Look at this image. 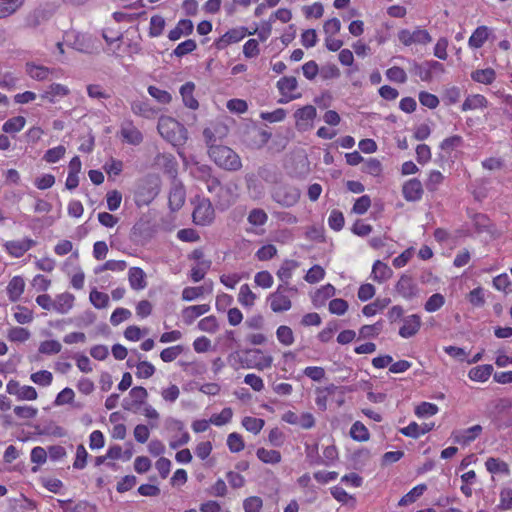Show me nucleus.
Listing matches in <instances>:
<instances>
[{"label":"nucleus","instance_id":"nucleus-1","mask_svg":"<svg viewBox=\"0 0 512 512\" xmlns=\"http://www.w3.org/2000/svg\"><path fill=\"white\" fill-rule=\"evenodd\" d=\"M210 159L221 169L234 172L242 168L240 156L225 145L212 146L208 149Z\"/></svg>","mask_w":512,"mask_h":512},{"label":"nucleus","instance_id":"nucleus-2","mask_svg":"<svg viewBox=\"0 0 512 512\" xmlns=\"http://www.w3.org/2000/svg\"><path fill=\"white\" fill-rule=\"evenodd\" d=\"M157 129L160 135L173 146H181L188 139V131L184 125L171 117H161Z\"/></svg>","mask_w":512,"mask_h":512},{"label":"nucleus","instance_id":"nucleus-3","mask_svg":"<svg viewBox=\"0 0 512 512\" xmlns=\"http://www.w3.org/2000/svg\"><path fill=\"white\" fill-rule=\"evenodd\" d=\"M160 192V180L158 177L148 175L141 179L135 190V203L138 207L149 205Z\"/></svg>","mask_w":512,"mask_h":512},{"label":"nucleus","instance_id":"nucleus-4","mask_svg":"<svg viewBox=\"0 0 512 512\" xmlns=\"http://www.w3.org/2000/svg\"><path fill=\"white\" fill-rule=\"evenodd\" d=\"M240 363L243 368L263 371L272 366L273 357L271 355H264L261 349H247L243 352Z\"/></svg>","mask_w":512,"mask_h":512},{"label":"nucleus","instance_id":"nucleus-5","mask_svg":"<svg viewBox=\"0 0 512 512\" xmlns=\"http://www.w3.org/2000/svg\"><path fill=\"white\" fill-rule=\"evenodd\" d=\"M300 195L301 193L298 188L289 185H281L275 187L272 198L283 207H291L299 201Z\"/></svg>","mask_w":512,"mask_h":512},{"label":"nucleus","instance_id":"nucleus-6","mask_svg":"<svg viewBox=\"0 0 512 512\" xmlns=\"http://www.w3.org/2000/svg\"><path fill=\"white\" fill-rule=\"evenodd\" d=\"M193 221L196 225L207 226L215 217L214 208L208 199H202L193 211Z\"/></svg>","mask_w":512,"mask_h":512},{"label":"nucleus","instance_id":"nucleus-7","mask_svg":"<svg viewBox=\"0 0 512 512\" xmlns=\"http://www.w3.org/2000/svg\"><path fill=\"white\" fill-rule=\"evenodd\" d=\"M186 191L183 183L179 179L171 181V187L168 196V204L171 211H178L184 205Z\"/></svg>","mask_w":512,"mask_h":512},{"label":"nucleus","instance_id":"nucleus-8","mask_svg":"<svg viewBox=\"0 0 512 512\" xmlns=\"http://www.w3.org/2000/svg\"><path fill=\"white\" fill-rule=\"evenodd\" d=\"M317 116V110L312 105H306L295 111L296 128L299 131H306L312 128V122Z\"/></svg>","mask_w":512,"mask_h":512},{"label":"nucleus","instance_id":"nucleus-9","mask_svg":"<svg viewBox=\"0 0 512 512\" xmlns=\"http://www.w3.org/2000/svg\"><path fill=\"white\" fill-rule=\"evenodd\" d=\"M147 396L148 393L144 387H133L129 392V396L124 398L122 407L128 411H135L144 403Z\"/></svg>","mask_w":512,"mask_h":512},{"label":"nucleus","instance_id":"nucleus-10","mask_svg":"<svg viewBox=\"0 0 512 512\" xmlns=\"http://www.w3.org/2000/svg\"><path fill=\"white\" fill-rule=\"evenodd\" d=\"M247 34V29L244 27L233 28L223 34L214 43L218 50H223L232 43L241 41Z\"/></svg>","mask_w":512,"mask_h":512},{"label":"nucleus","instance_id":"nucleus-11","mask_svg":"<svg viewBox=\"0 0 512 512\" xmlns=\"http://www.w3.org/2000/svg\"><path fill=\"white\" fill-rule=\"evenodd\" d=\"M402 193L405 200L416 202L422 198L423 186L420 180L413 178L404 183Z\"/></svg>","mask_w":512,"mask_h":512},{"label":"nucleus","instance_id":"nucleus-12","mask_svg":"<svg viewBox=\"0 0 512 512\" xmlns=\"http://www.w3.org/2000/svg\"><path fill=\"white\" fill-rule=\"evenodd\" d=\"M396 291L405 299H412L417 295L418 288L411 276L403 274L398 280Z\"/></svg>","mask_w":512,"mask_h":512},{"label":"nucleus","instance_id":"nucleus-13","mask_svg":"<svg viewBox=\"0 0 512 512\" xmlns=\"http://www.w3.org/2000/svg\"><path fill=\"white\" fill-rule=\"evenodd\" d=\"M268 301L271 310L275 313L288 311L292 306L290 298L281 293V288H277L275 292L270 294Z\"/></svg>","mask_w":512,"mask_h":512},{"label":"nucleus","instance_id":"nucleus-14","mask_svg":"<svg viewBox=\"0 0 512 512\" xmlns=\"http://www.w3.org/2000/svg\"><path fill=\"white\" fill-rule=\"evenodd\" d=\"M7 392L16 395L19 400H35L37 391L32 386H20L18 382L10 381L7 384Z\"/></svg>","mask_w":512,"mask_h":512},{"label":"nucleus","instance_id":"nucleus-15","mask_svg":"<svg viewBox=\"0 0 512 512\" xmlns=\"http://www.w3.org/2000/svg\"><path fill=\"white\" fill-rule=\"evenodd\" d=\"M35 245L36 241L30 238H25L22 240L8 241L5 243V248L9 254L18 258L23 256L25 252Z\"/></svg>","mask_w":512,"mask_h":512},{"label":"nucleus","instance_id":"nucleus-16","mask_svg":"<svg viewBox=\"0 0 512 512\" xmlns=\"http://www.w3.org/2000/svg\"><path fill=\"white\" fill-rule=\"evenodd\" d=\"M403 325L399 329V335L403 338L414 336L421 327V318L417 314L409 315L403 320Z\"/></svg>","mask_w":512,"mask_h":512},{"label":"nucleus","instance_id":"nucleus-17","mask_svg":"<svg viewBox=\"0 0 512 512\" xmlns=\"http://www.w3.org/2000/svg\"><path fill=\"white\" fill-rule=\"evenodd\" d=\"M157 164L163 169L171 181L177 178L178 163L172 154H161L157 156Z\"/></svg>","mask_w":512,"mask_h":512},{"label":"nucleus","instance_id":"nucleus-18","mask_svg":"<svg viewBox=\"0 0 512 512\" xmlns=\"http://www.w3.org/2000/svg\"><path fill=\"white\" fill-rule=\"evenodd\" d=\"M210 310V305L208 304H200V305H193L185 307L182 310V318L183 321L190 325L194 322V320L201 315L207 313Z\"/></svg>","mask_w":512,"mask_h":512},{"label":"nucleus","instance_id":"nucleus-19","mask_svg":"<svg viewBox=\"0 0 512 512\" xmlns=\"http://www.w3.org/2000/svg\"><path fill=\"white\" fill-rule=\"evenodd\" d=\"M193 28L194 26L191 20L182 19L177 23L176 27L169 32L168 38L171 41H177L183 35H190L193 32Z\"/></svg>","mask_w":512,"mask_h":512},{"label":"nucleus","instance_id":"nucleus-20","mask_svg":"<svg viewBox=\"0 0 512 512\" xmlns=\"http://www.w3.org/2000/svg\"><path fill=\"white\" fill-rule=\"evenodd\" d=\"M129 284L134 290H142L146 287L145 273L139 267H132L128 273Z\"/></svg>","mask_w":512,"mask_h":512},{"label":"nucleus","instance_id":"nucleus-21","mask_svg":"<svg viewBox=\"0 0 512 512\" xmlns=\"http://www.w3.org/2000/svg\"><path fill=\"white\" fill-rule=\"evenodd\" d=\"M194 90L195 84L193 82H186L180 88V94L185 106L193 110L199 107L198 101L193 96Z\"/></svg>","mask_w":512,"mask_h":512},{"label":"nucleus","instance_id":"nucleus-22","mask_svg":"<svg viewBox=\"0 0 512 512\" xmlns=\"http://www.w3.org/2000/svg\"><path fill=\"white\" fill-rule=\"evenodd\" d=\"M392 274L393 271L387 264L381 262L380 260L374 262L372 268V278L374 281L382 283L391 278Z\"/></svg>","mask_w":512,"mask_h":512},{"label":"nucleus","instance_id":"nucleus-23","mask_svg":"<svg viewBox=\"0 0 512 512\" xmlns=\"http://www.w3.org/2000/svg\"><path fill=\"white\" fill-rule=\"evenodd\" d=\"M121 135L123 139L131 145H139L143 141L142 133L131 123L122 126Z\"/></svg>","mask_w":512,"mask_h":512},{"label":"nucleus","instance_id":"nucleus-24","mask_svg":"<svg viewBox=\"0 0 512 512\" xmlns=\"http://www.w3.org/2000/svg\"><path fill=\"white\" fill-rule=\"evenodd\" d=\"M74 296L70 293H62L53 300V309L60 314L67 313L73 306Z\"/></svg>","mask_w":512,"mask_h":512},{"label":"nucleus","instance_id":"nucleus-25","mask_svg":"<svg viewBox=\"0 0 512 512\" xmlns=\"http://www.w3.org/2000/svg\"><path fill=\"white\" fill-rule=\"evenodd\" d=\"M482 432L481 425H474L463 430L454 436V441L461 444H468L474 441Z\"/></svg>","mask_w":512,"mask_h":512},{"label":"nucleus","instance_id":"nucleus-26","mask_svg":"<svg viewBox=\"0 0 512 512\" xmlns=\"http://www.w3.org/2000/svg\"><path fill=\"white\" fill-rule=\"evenodd\" d=\"M493 373V366L490 364L473 367L468 376L473 381L485 382Z\"/></svg>","mask_w":512,"mask_h":512},{"label":"nucleus","instance_id":"nucleus-27","mask_svg":"<svg viewBox=\"0 0 512 512\" xmlns=\"http://www.w3.org/2000/svg\"><path fill=\"white\" fill-rule=\"evenodd\" d=\"M485 467L492 474L508 475L510 473L509 465L499 458L489 457Z\"/></svg>","mask_w":512,"mask_h":512},{"label":"nucleus","instance_id":"nucleus-28","mask_svg":"<svg viewBox=\"0 0 512 512\" xmlns=\"http://www.w3.org/2000/svg\"><path fill=\"white\" fill-rule=\"evenodd\" d=\"M25 282L22 277L15 276L11 279L7 286V293L11 301H16L19 299L21 294L24 291Z\"/></svg>","mask_w":512,"mask_h":512},{"label":"nucleus","instance_id":"nucleus-29","mask_svg":"<svg viewBox=\"0 0 512 512\" xmlns=\"http://www.w3.org/2000/svg\"><path fill=\"white\" fill-rule=\"evenodd\" d=\"M471 78L475 82L488 85L493 83L496 73L492 68L478 69L471 73Z\"/></svg>","mask_w":512,"mask_h":512},{"label":"nucleus","instance_id":"nucleus-30","mask_svg":"<svg viewBox=\"0 0 512 512\" xmlns=\"http://www.w3.org/2000/svg\"><path fill=\"white\" fill-rule=\"evenodd\" d=\"M427 490L426 484H419L406 493L398 502L399 506H407L414 503Z\"/></svg>","mask_w":512,"mask_h":512},{"label":"nucleus","instance_id":"nucleus-31","mask_svg":"<svg viewBox=\"0 0 512 512\" xmlns=\"http://www.w3.org/2000/svg\"><path fill=\"white\" fill-rule=\"evenodd\" d=\"M350 436L355 441L365 442L369 440L370 433L362 422L356 421L351 426Z\"/></svg>","mask_w":512,"mask_h":512},{"label":"nucleus","instance_id":"nucleus-32","mask_svg":"<svg viewBox=\"0 0 512 512\" xmlns=\"http://www.w3.org/2000/svg\"><path fill=\"white\" fill-rule=\"evenodd\" d=\"M25 123L26 119L23 116L12 117L2 125V131L9 134L17 133L23 129Z\"/></svg>","mask_w":512,"mask_h":512},{"label":"nucleus","instance_id":"nucleus-33","mask_svg":"<svg viewBox=\"0 0 512 512\" xmlns=\"http://www.w3.org/2000/svg\"><path fill=\"white\" fill-rule=\"evenodd\" d=\"M298 266V263L294 260H285L281 265L279 270L277 271L278 278L285 283V285H289V280L292 277L293 270Z\"/></svg>","mask_w":512,"mask_h":512},{"label":"nucleus","instance_id":"nucleus-34","mask_svg":"<svg viewBox=\"0 0 512 512\" xmlns=\"http://www.w3.org/2000/svg\"><path fill=\"white\" fill-rule=\"evenodd\" d=\"M390 298H377L374 302L363 307L362 312L365 316H373L377 311H381L390 304Z\"/></svg>","mask_w":512,"mask_h":512},{"label":"nucleus","instance_id":"nucleus-35","mask_svg":"<svg viewBox=\"0 0 512 512\" xmlns=\"http://www.w3.org/2000/svg\"><path fill=\"white\" fill-rule=\"evenodd\" d=\"M488 38V29L485 26H480L472 33L469 38V45L472 48H480L483 46Z\"/></svg>","mask_w":512,"mask_h":512},{"label":"nucleus","instance_id":"nucleus-36","mask_svg":"<svg viewBox=\"0 0 512 512\" xmlns=\"http://www.w3.org/2000/svg\"><path fill=\"white\" fill-rule=\"evenodd\" d=\"M256 455L262 462L268 464H277L281 461V454L277 450L259 448L256 452Z\"/></svg>","mask_w":512,"mask_h":512},{"label":"nucleus","instance_id":"nucleus-37","mask_svg":"<svg viewBox=\"0 0 512 512\" xmlns=\"http://www.w3.org/2000/svg\"><path fill=\"white\" fill-rule=\"evenodd\" d=\"M411 72L418 76L422 81L430 82L432 80V74L429 71V68L426 66V61L423 63H418L416 61H411Z\"/></svg>","mask_w":512,"mask_h":512},{"label":"nucleus","instance_id":"nucleus-38","mask_svg":"<svg viewBox=\"0 0 512 512\" xmlns=\"http://www.w3.org/2000/svg\"><path fill=\"white\" fill-rule=\"evenodd\" d=\"M297 87H298L297 79L293 76L282 77L277 82V88H278L279 92L281 93V95H283V96H287L288 92H292V91L296 90Z\"/></svg>","mask_w":512,"mask_h":512},{"label":"nucleus","instance_id":"nucleus-39","mask_svg":"<svg viewBox=\"0 0 512 512\" xmlns=\"http://www.w3.org/2000/svg\"><path fill=\"white\" fill-rule=\"evenodd\" d=\"M212 262L210 260H202L191 269V278L194 282L204 279L207 271L210 269Z\"/></svg>","mask_w":512,"mask_h":512},{"label":"nucleus","instance_id":"nucleus-40","mask_svg":"<svg viewBox=\"0 0 512 512\" xmlns=\"http://www.w3.org/2000/svg\"><path fill=\"white\" fill-rule=\"evenodd\" d=\"M276 337L278 341L285 346H290L294 343V334L289 326H279L276 330Z\"/></svg>","mask_w":512,"mask_h":512},{"label":"nucleus","instance_id":"nucleus-41","mask_svg":"<svg viewBox=\"0 0 512 512\" xmlns=\"http://www.w3.org/2000/svg\"><path fill=\"white\" fill-rule=\"evenodd\" d=\"M25 3V0H2V18L15 14Z\"/></svg>","mask_w":512,"mask_h":512},{"label":"nucleus","instance_id":"nucleus-42","mask_svg":"<svg viewBox=\"0 0 512 512\" xmlns=\"http://www.w3.org/2000/svg\"><path fill=\"white\" fill-rule=\"evenodd\" d=\"M264 424V420L260 418L246 416L242 419L243 427L254 434H258L262 430Z\"/></svg>","mask_w":512,"mask_h":512},{"label":"nucleus","instance_id":"nucleus-43","mask_svg":"<svg viewBox=\"0 0 512 512\" xmlns=\"http://www.w3.org/2000/svg\"><path fill=\"white\" fill-rule=\"evenodd\" d=\"M486 103V99L484 96L480 94H476L470 97H467L462 104V111L473 110L477 108L484 107Z\"/></svg>","mask_w":512,"mask_h":512},{"label":"nucleus","instance_id":"nucleus-44","mask_svg":"<svg viewBox=\"0 0 512 512\" xmlns=\"http://www.w3.org/2000/svg\"><path fill=\"white\" fill-rule=\"evenodd\" d=\"M90 302L97 309L106 308L109 304V296L106 293L99 292L97 289H93L90 292Z\"/></svg>","mask_w":512,"mask_h":512},{"label":"nucleus","instance_id":"nucleus-45","mask_svg":"<svg viewBox=\"0 0 512 512\" xmlns=\"http://www.w3.org/2000/svg\"><path fill=\"white\" fill-rule=\"evenodd\" d=\"M31 334L28 329L23 327H13L8 331V339L12 342H25L30 338Z\"/></svg>","mask_w":512,"mask_h":512},{"label":"nucleus","instance_id":"nucleus-46","mask_svg":"<svg viewBox=\"0 0 512 512\" xmlns=\"http://www.w3.org/2000/svg\"><path fill=\"white\" fill-rule=\"evenodd\" d=\"M463 144V138L459 135H453L444 139L440 144V149L450 154L453 150L460 147Z\"/></svg>","mask_w":512,"mask_h":512},{"label":"nucleus","instance_id":"nucleus-47","mask_svg":"<svg viewBox=\"0 0 512 512\" xmlns=\"http://www.w3.org/2000/svg\"><path fill=\"white\" fill-rule=\"evenodd\" d=\"M256 299V295L251 291L248 284H243L240 287L238 301L244 306H252Z\"/></svg>","mask_w":512,"mask_h":512},{"label":"nucleus","instance_id":"nucleus-48","mask_svg":"<svg viewBox=\"0 0 512 512\" xmlns=\"http://www.w3.org/2000/svg\"><path fill=\"white\" fill-rule=\"evenodd\" d=\"M268 220V215L263 209L254 208L249 212L248 222L254 226H262Z\"/></svg>","mask_w":512,"mask_h":512},{"label":"nucleus","instance_id":"nucleus-49","mask_svg":"<svg viewBox=\"0 0 512 512\" xmlns=\"http://www.w3.org/2000/svg\"><path fill=\"white\" fill-rule=\"evenodd\" d=\"M165 27V20L162 16L154 15L150 19L149 35L151 37H158L163 33Z\"/></svg>","mask_w":512,"mask_h":512},{"label":"nucleus","instance_id":"nucleus-50","mask_svg":"<svg viewBox=\"0 0 512 512\" xmlns=\"http://www.w3.org/2000/svg\"><path fill=\"white\" fill-rule=\"evenodd\" d=\"M196 48V42L193 39H187L184 42L177 45V47L173 50L172 55L176 57H183L193 52Z\"/></svg>","mask_w":512,"mask_h":512},{"label":"nucleus","instance_id":"nucleus-51","mask_svg":"<svg viewBox=\"0 0 512 512\" xmlns=\"http://www.w3.org/2000/svg\"><path fill=\"white\" fill-rule=\"evenodd\" d=\"M62 345L57 340H46L40 343L39 352L45 355L57 354L61 351Z\"/></svg>","mask_w":512,"mask_h":512},{"label":"nucleus","instance_id":"nucleus-52","mask_svg":"<svg viewBox=\"0 0 512 512\" xmlns=\"http://www.w3.org/2000/svg\"><path fill=\"white\" fill-rule=\"evenodd\" d=\"M445 303V298L440 293H435L428 298L424 308L427 312H435L439 310Z\"/></svg>","mask_w":512,"mask_h":512},{"label":"nucleus","instance_id":"nucleus-53","mask_svg":"<svg viewBox=\"0 0 512 512\" xmlns=\"http://www.w3.org/2000/svg\"><path fill=\"white\" fill-rule=\"evenodd\" d=\"M438 406L429 402H422L415 408V414L418 417L433 416L438 413Z\"/></svg>","mask_w":512,"mask_h":512},{"label":"nucleus","instance_id":"nucleus-54","mask_svg":"<svg viewBox=\"0 0 512 512\" xmlns=\"http://www.w3.org/2000/svg\"><path fill=\"white\" fill-rule=\"evenodd\" d=\"M233 411L230 407L224 408L219 414H214L210 418V422L216 426H222L231 421Z\"/></svg>","mask_w":512,"mask_h":512},{"label":"nucleus","instance_id":"nucleus-55","mask_svg":"<svg viewBox=\"0 0 512 512\" xmlns=\"http://www.w3.org/2000/svg\"><path fill=\"white\" fill-rule=\"evenodd\" d=\"M344 223L345 219L343 213L336 209L332 210L328 218L330 228L335 231H340L343 228Z\"/></svg>","mask_w":512,"mask_h":512},{"label":"nucleus","instance_id":"nucleus-56","mask_svg":"<svg viewBox=\"0 0 512 512\" xmlns=\"http://www.w3.org/2000/svg\"><path fill=\"white\" fill-rule=\"evenodd\" d=\"M227 445L231 452L237 453L244 449V441L242 436L236 432L228 435Z\"/></svg>","mask_w":512,"mask_h":512},{"label":"nucleus","instance_id":"nucleus-57","mask_svg":"<svg viewBox=\"0 0 512 512\" xmlns=\"http://www.w3.org/2000/svg\"><path fill=\"white\" fill-rule=\"evenodd\" d=\"M386 77L393 82L405 83L407 81V75L404 69L398 66H393L386 71Z\"/></svg>","mask_w":512,"mask_h":512},{"label":"nucleus","instance_id":"nucleus-58","mask_svg":"<svg viewBox=\"0 0 512 512\" xmlns=\"http://www.w3.org/2000/svg\"><path fill=\"white\" fill-rule=\"evenodd\" d=\"M66 149L64 146L59 145L57 147L48 149L43 159L48 163H56L65 155Z\"/></svg>","mask_w":512,"mask_h":512},{"label":"nucleus","instance_id":"nucleus-59","mask_svg":"<svg viewBox=\"0 0 512 512\" xmlns=\"http://www.w3.org/2000/svg\"><path fill=\"white\" fill-rule=\"evenodd\" d=\"M183 352V346L176 345L165 348L160 353V358L164 362L174 361Z\"/></svg>","mask_w":512,"mask_h":512},{"label":"nucleus","instance_id":"nucleus-60","mask_svg":"<svg viewBox=\"0 0 512 512\" xmlns=\"http://www.w3.org/2000/svg\"><path fill=\"white\" fill-rule=\"evenodd\" d=\"M371 206V199L368 195H363L361 197H359L354 205H353V208H352V211L355 213V214H358V215H363L365 214L368 209L370 208Z\"/></svg>","mask_w":512,"mask_h":512},{"label":"nucleus","instance_id":"nucleus-61","mask_svg":"<svg viewBox=\"0 0 512 512\" xmlns=\"http://www.w3.org/2000/svg\"><path fill=\"white\" fill-rule=\"evenodd\" d=\"M14 319L19 324H27L33 320V313L26 307L17 306L14 313Z\"/></svg>","mask_w":512,"mask_h":512},{"label":"nucleus","instance_id":"nucleus-62","mask_svg":"<svg viewBox=\"0 0 512 512\" xmlns=\"http://www.w3.org/2000/svg\"><path fill=\"white\" fill-rule=\"evenodd\" d=\"M31 380L40 386H48L53 380L52 373L47 370H41L31 375Z\"/></svg>","mask_w":512,"mask_h":512},{"label":"nucleus","instance_id":"nucleus-63","mask_svg":"<svg viewBox=\"0 0 512 512\" xmlns=\"http://www.w3.org/2000/svg\"><path fill=\"white\" fill-rule=\"evenodd\" d=\"M262 505V499L257 496L248 497L243 502V508L245 512H259L262 508Z\"/></svg>","mask_w":512,"mask_h":512},{"label":"nucleus","instance_id":"nucleus-64","mask_svg":"<svg viewBox=\"0 0 512 512\" xmlns=\"http://www.w3.org/2000/svg\"><path fill=\"white\" fill-rule=\"evenodd\" d=\"M498 507L501 510H511L512 509V489L511 488H503L500 491V503Z\"/></svg>","mask_w":512,"mask_h":512}]
</instances>
